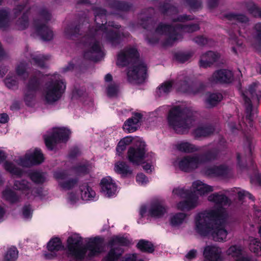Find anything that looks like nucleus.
I'll list each match as a JSON object with an SVG mask.
<instances>
[{
    "mask_svg": "<svg viewBox=\"0 0 261 261\" xmlns=\"http://www.w3.org/2000/svg\"><path fill=\"white\" fill-rule=\"evenodd\" d=\"M188 3L192 9H197L201 6V3L198 0H188Z\"/></svg>",
    "mask_w": 261,
    "mask_h": 261,
    "instance_id": "680f3d73",
    "label": "nucleus"
},
{
    "mask_svg": "<svg viewBox=\"0 0 261 261\" xmlns=\"http://www.w3.org/2000/svg\"><path fill=\"white\" fill-rule=\"evenodd\" d=\"M10 22L8 12L4 10H0V28L6 27Z\"/></svg>",
    "mask_w": 261,
    "mask_h": 261,
    "instance_id": "09e8293b",
    "label": "nucleus"
},
{
    "mask_svg": "<svg viewBox=\"0 0 261 261\" xmlns=\"http://www.w3.org/2000/svg\"><path fill=\"white\" fill-rule=\"evenodd\" d=\"M169 126L177 133H185L195 124L194 114L181 105L174 106L169 111L167 117Z\"/></svg>",
    "mask_w": 261,
    "mask_h": 261,
    "instance_id": "7ed1b4c3",
    "label": "nucleus"
},
{
    "mask_svg": "<svg viewBox=\"0 0 261 261\" xmlns=\"http://www.w3.org/2000/svg\"><path fill=\"white\" fill-rule=\"evenodd\" d=\"M13 189L20 191L27 198H32L38 194V190L34 188L33 185L26 180H16L14 182Z\"/></svg>",
    "mask_w": 261,
    "mask_h": 261,
    "instance_id": "2eb2a0df",
    "label": "nucleus"
},
{
    "mask_svg": "<svg viewBox=\"0 0 261 261\" xmlns=\"http://www.w3.org/2000/svg\"><path fill=\"white\" fill-rule=\"evenodd\" d=\"M38 78H32L29 81V83L27 86V91L25 94V100L29 102L31 99L34 98L35 93L39 85V78L41 77V73L39 72L38 74Z\"/></svg>",
    "mask_w": 261,
    "mask_h": 261,
    "instance_id": "b1692460",
    "label": "nucleus"
},
{
    "mask_svg": "<svg viewBox=\"0 0 261 261\" xmlns=\"http://www.w3.org/2000/svg\"><path fill=\"white\" fill-rule=\"evenodd\" d=\"M238 194L240 199H243L244 197H248L249 199H252V200H254L253 196L248 192L244 190L239 191Z\"/></svg>",
    "mask_w": 261,
    "mask_h": 261,
    "instance_id": "052dcab7",
    "label": "nucleus"
},
{
    "mask_svg": "<svg viewBox=\"0 0 261 261\" xmlns=\"http://www.w3.org/2000/svg\"><path fill=\"white\" fill-rule=\"evenodd\" d=\"M5 169L9 172L12 175L20 176L22 174V170L15 167L13 163L7 161L4 165Z\"/></svg>",
    "mask_w": 261,
    "mask_h": 261,
    "instance_id": "ea45409f",
    "label": "nucleus"
},
{
    "mask_svg": "<svg viewBox=\"0 0 261 261\" xmlns=\"http://www.w3.org/2000/svg\"><path fill=\"white\" fill-rule=\"evenodd\" d=\"M249 249L254 253L258 254L261 252V245L259 241L255 238L250 237L249 238Z\"/></svg>",
    "mask_w": 261,
    "mask_h": 261,
    "instance_id": "79ce46f5",
    "label": "nucleus"
},
{
    "mask_svg": "<svg viewBox=\"0 0 261 261\" xmlns=\"http://www.w3.org/2000/svg\"><path fill=\"white\" fill-rule=\"evenodd\" d=\"M197 251L195 250H190L186 255V258L188 260L192 259L195 257Z\"/></svg>",
    "mask_w": 261,
    "mask_h": 261,
    "instance_id": "0e129e2a",
    "label": "nucleus"
},
{
    "mask_svg": "<svg viewBox=\"0 0 261 261\" xmlns=\"http://www.w3.org/2000/svg\"><path fill=\"white\" fill-rule=\"evenodd\" d=\"M119 28L118 25H114L113 23L108 25H104L103 23L99 27L98 30L97 32H102V35L106 38L113 45H115L119 42L120 37V34L117 32V29Z\"/></svg>",
    "mask_w": 261,
    "mask_h": 261,
    "instance_id": "ddd939ff",
    "label": "nucleus"
},
{
    "mask_svg": "<svg viewBox=\"0 0 261 261\" xmlns=\"http://www.w3.org/2000/svg\"><path fill=\"white\" fill-rule=\"evenodd\" d=\"M67 242L69 254L77 259L83 258L86 254L89 257H92L98 254L103 250L101 243L96 239L90 243L87 249L83 248L81 246L82 238L76 234L69 237Z\"/></svg>",
    "mask_w": 261,
    "mask_h": 261,
    "instance_id": "20e7f679",
    "label": "nucleus"
},
{
    "mask_svg": "<svg viewBox=\"0 0 261 261\" xmlns=\"http://www.w3.org/2000/svg\"><path fill=\"white\" fill-rule=\"evenodd\" d=\"M5 83L7 87L10 89H12L16 86H17L18 84V80L17 77H7L5 81Z\"/></svg>",
    "mask_w": 261,
    "mask_h": 261,
    "instance_id": "864d4df0",
    "label": "nucleus"
},
{
    "mask_svg": "<svg viewBox=\"0 0 261 261\" xmlns=\"http://www.w3.org/2000/svg\"><path fill=\"white\" fill-rule=\"evenodd\" d=\"M80 191L83 200H90L95 196V192L86 184L80 186Z\"/></svg>",
    "mask_w": 261,
    "mask_h": 261,
    "instance_id": "72a5a7b5",
    "label": "nucleus"
},
{
    "mask_svg": "<svg viewBox=\"0 0 261 261\" xmlns=\"http://www.w3.org/2000/svg\"><path fill=\"white\" fill-rule=\"evenodd\" d=\"M219 54L213 51H208L202 55L200 61V66L206 68L216 62L219 58Z\"/></svg>",
    "mask_w": 261,
    "mask_h": 261,
    "instance_id": "bb28decb",
    "label": "nucleus"
},
{
    "mask_svg": "<svg viewBox=\"0 0 261 261\" xmlns=\"http://www.w3.org/2000/svg\"><path fill=\"white\" fill-rule=\"evenodd\" d=\"M214 132V128L212 126H201L195 129L193 132L195 137L200 138L206 137L212 134Z\"/></svg>",
    "mask_w": 261,
    "mask_h": 261,
    "instance_id": "2f4dec72",
    "label": "nucleus"
},
{
    "mask_svg": "<svg viewBox=\"0 0 261 261\" xmlns=\"http://www.w3.org/2000/svg\"><path fill=\"white\" fill-rule=\"evenodd\" d=\"M176 87L179 91L189 94H195L198 91L197 85L190 83L187 80L177 83Z\"/></svg>",
    "mask_w": 261,
    "mask_h": 261,
    "instance_id": "c756f323",
    "label": "nucleus"
},
{
    "mask_svg": "<svg viewBox=\"0 0 261 261\" xmlns=\"http://www.w3.org/2000/svg\"><path fill=\"white\" fill-rule=\"evenodd\" d=\"M103 53L99 44L93 42L90 44L89 50L85 53L84 56L87 59L97 61L102 57Z\"/></svg>",
    "mask_w": 261,
    "mask_h": 261,
    "instance_id": "5701e85b",
    "label": "nucleus"
},
{
    "mask_svg": "<svg viewBox=\"0 0 261 261\" xmlns=\"http://www.w3.org/2000/svg\"><path fill=\"white\" fill-rule=\"evenodd\" d=\"M9 119L8 115L5 113L0 114V122L5 123L8 122Z\"/></svg>",
    "mask_w": 261,
    "mask_h": 261,
    "instance_id": "774afa93",
    "label": "nucleus"
},
{
    "mask_svg": "<svg viewBox=\"0 0 261 261\" xmlns=\"http://www.w3.org/2000/svg\"><path fill=\"white\" fill-rule=\"evenodd\" d=\"M28 64L25 62H20L16 68V72L20 79L24 80L28 77L27 71Z\"/></svg>",
    "mask_w": 261,
    "mask_h": 261,
    "instance_id": "4c0bfd02",
    "label": "nucleus"
},
{
    "mask_svg": "<svg viewBox=\"0 0 261 261\" xmlns=\"http://www.w3.org/2000/svg\"><path fill=\"white\" fill-rule=\"evenodd\" d=\"M87 168L85 166L74 167L69 171H57L55 172L54 176L58 180L60 187L65 190H69L74 187L77 181L70 178L67 173H85Z\"/></svg>",
    "mask_w": 261,
    "mask_h": 261,
    "instance_id": "6e6552de",
    "label": "nucleus"
},
{
    "mask_svg": "<svg viewBox=\"0 0 261 261\" xmlns=\"http://www.w3.org/2000/svg\"><path fill=\"white\" fill-rule=\"evenodd\" d=\"M226 254L232 257L235 261H251L248 258L243 256L241 247L237 245L230 246L227 250Z\"/></svg>",
    "mask_w": 261,
    "mask_h": 261,
    "instance_id": "cd10ccee",
    "label": "nucleus"
},
{
    "mask_svg": "<svg viewBox=\"0 0 261 261\" xmlns=\"http://www.w3.org/2000/svg\"><path fill=\"white\" fill-rule=\"evenodd\" d=\"M176 148L179 151L187 152H192L198 150L197 147L188 142H181L177 143Z\"/></svg>",
    "mask_w": 261,
    "mask_h": 261,
    "instance_id": "58836bf2",
    "label": "nucleus"
},
{
    "mask_svg": "<svg viewBox=\"0 0 261 261\" xmlns=\"http://www.w3.org/2000/svg\"><path fill=\"white\" fill-rule=\"evenodd\" d=\"M191 56L190 54H180L177 56V58L180 62L184 63L190 59Z\"/></svg>",
    "mask_w": 261,
    "mask_h": 261,
    "instance_id": "e2e57ef3",
    "label": "nucleus"
},
{
    "mask_svg": "<svg viewBox=\"0 0 261 261\" xmlns=\"http://www.w3.org/2000/svg\"><path fill=\"white\" fill-rule=\"evenodd\" d=\"M100 186L102 192L107 197L113 196L117 191V186L110 176L103 178Z\"/></svg>",
    "mask_w": 261,
    "mask_h": 261,
    "instance_id": "aec40b11",
    "label": "nucleus"
},
{
    "mask_svg": "<svg viewBox=\"0 0 261 261\" xmlns=\"http://www.w3.org/2000/svg\"><path fill=\"white\" fill-rule=\"evenodd\" d=\"M168 15L171 16L172 20L171 25L160 24L155 29L153 37L154 39H149L151 43H154L164 35L167 36V40L165 45H172L175 41L181 39V36L184 33H192L199 30L197 24H185L184 23L192 18L190 16H176V9L172 6L169 7L166 12Z\"/></svg>",
    "mask_w": 261,
    "mask_h": 261,
    "instance_id": "f03ea898",
    "label": "nucleus"
},
{
    "mask_svg": "<svg viewBox=\"0 0 261 261\" xmlns=\"http://www.w3.org/2000/svg\"><path fill=\"white\" fill-rule=\"evenodd\" d=\"M118 92V87L116 84L108 85L107 88V94L110 97L115 96Z\"/></svg>",
    "mask_w": 261,
    "mask_h": 261,
    "instance_id": "603ef678",
    "label": "nucleus"
},
{
    "mask_svg": "<svg viewBox=\"0 0 261 261\" xmlns=\"http://www.w3.org/2000/svg\"><path fill=\"white\" fill-rule=\"evenodd\" d=\"M232 77V73L231 71L223 69L215 72L210 79L212 83L218 82H228Z\"/></svg>",
    "mask_w": 261,
    "mask_h": 261,
    "instance_id": "412c9836",
    "label": "nucleus"
},
{
    "mask_svg": "<svg viewBox=\"0 0 261 261\" xmlns=\"http://www.w3.org/2000/svg\"><path fill=\"white\" fill-rule=\"evenodd\" d=\"M172 196L185 198L184 200L180 201L176 204L177 210L182 211H189L195 208L199 204L198 197L189 190L184 188L177 187L173 189Z\"/></svg>",
    "mask_w": 261,
    "mask_h": 261,
    "instance_id": "0eeeda50",
    "label": "nucleus"
},
{
    "mask_svg": "<svg viewBox=\"0 0 261 261\" xmlns=\"http://www.w3.org/2000/svg\"><path fill=\"white\" fill-rule=\"evenodd\" d=\"M137 147L130 148L127 152V156L129 161L134 164L139 165L143 163L146 158L145 154V146L144 142H140Z\"/></svg>",
    "mask_w": 261,
    "mask_h": 261,
    "instance_id": "4468645a",
    "label": "nucleus"
},
{
    "mask_svg": "<svg viewBox=\"0 0 261 261\" xmlns=\"http://www.w3.org/2000/svg\"><path fill=\"white\" fill-rule=\"evenodd\" d=\"M194 41L200 45H204L206 44L210 45L211 41L203 36H198L194 39Z\"/></svg>",
    "mask_w": 261,
    "mask_h": 261,
    "instance_id": "6e6d98bb",
    "label": "nucleus"
},
{
    "mask_svg": "<svg viewBox=\"0 0 261 261\" xmlns=\"http://www.w3.org/2000/svg\"><path fill=\"white\" fill-rule=\"evenodd\" d=\"M114 171L123 177L129 176L132 173L129 166L123 162H117L114 166Z\"/></svg>",
    "mask_w": 261,
    "mask_h": 261,
    "instance_id": "473e14b6",
    "label": "nucleus"
},
{
    "mask_svg": "<svg viewBox=\"0 0 261 261\" xmlns=\"http://www.w3.org/2000/svg\"><path fill=\"white\" fill-rule=\"evenodd\" d=\"M142 115L139 113H135L132 118L128 119L123 125V129L127 133L136 131L140 126Z\"/></svg>",
    "mask_w": 261,
    "mask_h": 261,
    "instance_id": "4be33fe9",
    "label": "nucleus"
},
{
    "mask_svg": "<svg viewBox=\"0 0 261 261\" xmlns=\"http://www.w3.org/2000/svg\"><path fill=\"white\" fill-rule=\"evenodd\" d=\"M126 147V145H125L124 143H122L120 144V141L118 143V144L117 145L116 150L117 152L119 153V154H120L122 151L125 149Z\"/></svg>",
    "mask_w": 261,
    "mask_h": 261,
    "instance_id": "69168bd1",
    "label": "nucleus"
},
{
    "mask_svg": "<svg viewBox=\"0 0 261 261\" xmlns=\"http://www.w3.org/2000/svg\"><path fill=\"white\" fill-rule=\"evenodd\" d=\"M22 215L25 219H30L32 217V210L30 206H25L23 208Z\"/></svg>",
    "mask_w": 261,
    "mask_h": 261,
    "instance_id": "13d9d810",
    "label": "nucleus"
},
{
    "mask_svg": "<svg viewBox=\"0 0 261 261\" xmlns=\"http://www.w3.org/2000/svg\"><path fill=\"white\" fill-rule=\"evenodd\" d=\"M31 179L35 182L42 183L45 180L44 176L41 173L34 172L30 175Z\"/></svg>",
    "mask_w": 261,
    "mask_h": 261,
    "instance_id": "3c124183",
    "label": "nucleus"
},
{
    "mask_svg": "<svg viewBox=\"0 0 261 261\" xmlns=\"http://www.w3.org/2000/svg\"><path fill=\"white\" fill-rule=\"evenodd\" d=\"M172 83L166 82L163 83L157 89L156 94L159 96H163L167 94L172 89Z\"/></svg>",
    "mask_w": 261,
    "mask_h": 261,
    "instance_id": "a19ab883",
    "label": "nucleus"
},
{
    "mask_svg": "<svg viewBox=\"0 0 261 261\" xmlns=\"http://www.w3.org/2000/svg\"><path fill=\"white\" fill-rule=\"evenodd\" d=\"M187 215L184 213H177L170 217V223L173 226H178L186 222Z\"/></svg>",
    "mask_w": 261,
    "mask_h": 261,
    "instance_id": "f704fd0d",
    "label": "nucleus"
},
{
    "mask_svg": "<svg viewBox=\"0 0 261 261\" xmlns=\"http://www.w3.org/2000/svg\"><path fill=\"white\" fill-rule=\"evenodd\" d=\"M137 247L142 251L152 252L154 250L152 244L145 240H140L137 244Z\"/></svg>",
    "mask_w": 261,
    "mask_h": 261,
    "instance_id": "a18cd8bd",
    "label": "nucleus"
},
{
    "mask_svg": "<svg viewBox=\"0 0 261 261\" xmlns=\"http://www.w3.org/2000/svg\"><path fill=\"white\" fill-rule=\"evenodd\" d=\"M222 99V95L220 93L209 94L206 99V106L208 108L216 106Z\"/></svg>",
    "mask_w": 261,
    "mask_h": 261,
    "instance_id": "e433bc0d",
    "label": "nucleus"
},
{
    "mask_svg": "<svg viewBox=\"0 0 261 261\" xmlns=\"http://www.w3.org/2000/svg\"><path fill=\"white\" fill-rule=\"evenodd\" d=\"M204 261H223L222 250L215 245H208L203 251Z\"/></svg>",
    "mask_w": 261,
    "mask_h": 261,
    "instance_id": "a211bd4d",
    "label": "nucleus"
},
{
    "mask_svg": "<svg viewBox=\"0 0 261 261\" xmlns=\"http://www.w3.org/2000/svg\"><path fill=\"white\" fill-rule=\"evenodd\" d=\"M36 34L44 40H50L53 38V31L46 25L36 24L35 26Z\"/></svg>",
    "mask_w": 261,
    "mask_h": 261,
    "instance_id": "c85d7f7f",
    "label": "nucleus"
},
{
    "mask_svg": "<svg viewBox=\"0 0 261 261\" xmlns=\"http://www.w3.org/2000/svg\"><path fill=\"white\" fill-rule=\"evenodd\" d=\"M133 141V139L131 137H126L123 138L120 140V144L124 143L125 145H128Z\"/></svg>",
    "mask_w": 261,
    "mask_h": 261,
    "instance_id": "338daca9",
    "label": "nucleus"
},
{
    "mask_svg": "<svg viewBox=\"0 0 261 261\" xmlns=\"http://www.w3.org/2000/svg\"><path fill=\"white\" fill-rule=\"evenodd\" d=\"M217 156V151L211 150L205 155L187 156L177 159L173 162V165L182 171H190L200 167L207 161L214 160Z\"/></svg>",
    "mask_w": 261,
    "mask_h": 261,
    "instance_id": "423d86ee",
    "label": "nucleus"
},
{
    "mask_svg": "<svg viewBox=\"0 0 261 261\" xmlns=\"http://www.w3.org/2000/svg\"><path fill=\"white\" fill-rule=\"evenodd\" d=\"M136 181L139 184L144 185L148 182V180L144 174L140 173L136 176Z\"/></svg>",
    "mask_w": 261,
    "mask_h": 261,
    "instance_id": "bf43d9fd",
    "label": "nucleus"
},
{
    "mask_svg": "<svg viewBox=\"0 0 261 261\" xmlns=\"http://www.w3.org/2000/svg\"><path fill=\"white\" fill-rule=\"evenodd\" d=\"M23 12L22 16L16 22L17 29L23 30L26 29L29 25L28 12H24V8L22 6H18L15 9L14 13L17 16L19 13Z\"/></svg>",
    "mask_w": 261,
    "mask_h": 261,
    "instance_id": "393cba45",
    "label": "nucleus"
},
{
    "mask_svg": "<svg viewBox=\"0 0 261 261\" xmlns=\"http://www.w3.org/2000/svg\"><path fill=\"white\" fill-rule=\"evenodd\" d=\"M44 160L43 154L39 149L29 150L24 158H20L15 162L18 165L23 167H28L32 165L39 164Z\"/></svg>",
    "mask_w": 261,
    "mask_h": 261,
    "instance_id": "9b49d317",
    "label": "nucleus"
},
{
    "mask_svg": "<svg viewBox=\"0 0 261 261\" xmlns=\"http://www.w3.org/2000/svg\"><path fill=\"white\" fill-rule=\"evenodd\" d=\"M131 241L126 237L115 236L110 241L111 249L106 258V261L117 260L123 252L121 246H128Z\"/></svg>",
    "mask_w": 261,
    "mask_h": 261,
    "instance_id": "1a4fd4ad",
    "label": "nucleus"
},
{
    "mask_svg": "<svg viewBox=\"0 0 261 261\" xmlns=\"http://www.w3.org/2000/svg\"><path fill=\"white\" fill-rule=\"evenodd\" d=\"M70 133L69 129L64 127L54 128L50 135L44 136L46 147L52 150L57 143L67 141Z\"/></svg>",
    "mask_w": 261,
    "mask_h": 261,
    "instance_id": "9d476101",
    "label": "nucleus"
},
{
    "mask_svg": "<svg viewBox=\"0 0 261 261\" xmlns=\"http://www.w3.org/2000/svg\"><path fill=\"white\" fill-rule=\"evenodd\" d=\"M191 190L195 193H197L200 196H203L212 192L214 189L213 187L200 180H197L193 182L191 186Z\"/></svg>",
    "mask_w": 261,
    "mask_h": 261,
    "instance_id": "a878e982",
    "label": "nucleus"
},
{
    "mask_svg": "<svg viewBox=\"0 0 261 261\" xmlns=\"http://www.w3.org/2000/svg\"><path fill=\"white\" fill-rule=\"evenodd\" d=\"M138 52L135 47L125 48L118 54L117 64L120 66H125L129 62L138 58Z\"/></svg>",
    "mask_w": 261,
    "mask_h": 261,
    "instance_id": "dca6fc26",
    "label": "nucleus"
},
{
    "mask_svg": "<svg viewBox=\"0 0 261 261\" xmlns=\"http://www.w3.org/2000/svg\"><path fill=\"white\" fill-rule=\"evenodd\" d=\"M18 252L16 248L12 247L6 252L4 261H15L18 257Z\"/></svg>",
    "mask_w": 261,
    "mask_h": 261,
    "instance_id": "37998d69",
    "label": "nucleus"
},
{
    "mask_svg": "<svg viewBox=\"0 0 261 261\" xmlns=\"http://www.w3.org/2000/svg\"><path fill=\"white\" fill-rule=\"evenodd\" d=\"M66 89V84L58 74L53 75L46 83L43 92L44 100L52 103L60 99Z\"/></svg>",
    "mask_w": 261,
    "mask_h": 261,
    "instance_id": "39448f33",
    "label": "nucleus"
},
{
    "mask_svg": "<svg viewBox=\"0 0 261 261\" xmlns=\"http://www.w3.org/2000/svg\"><path fill=\"white\" fill-rule=\"evenodd\" d=\"M128 80L130 82L140 84L146 77V67L143 63H137L130 67L127 72Z\"/></svg>",
    "mask_w": 261,
    "mask_h": 261,
    "instance_id": "f8f14e48",
    "label": "nucleus"
},
{
    "mask_svg": "<svg viewBox=\"0 0 261 261\" xmlns=\"http://www.w3.org/2000/svg\"><path fill=\"white\" fill-rule=\"evenodd\" d=\"M3 197L11 202H14L19 199L15 193L10 189H6L3 193Z\"/></svg>",
    "mask_w": 261,
    "mask_h": 261,
    "instance_id": "c03bdc74",
    "label": "nucleus"
},
{
    "mask_svg": "<svg viewBox=\"0 0 261 261\" xmlns=\"http://www.w3.org/2000/svg\"><path fill=\"white\" fill-rule=\"evenodd\" d=\"M226 17L229 20H236L242 23H246L248 21L246 16L233 13L228 14Z\"/></svg>",
    "mask_w": 261,
    "mask_h": 261,
    "instance_id": "de8ad7c7",
    "label": "nucleus"
},
{
    "mask_svg": "<svg viewBox=\"0 0 261 261\" xmlns=\"http://www.w3.org/2000/svg\"><path fill=\"white\" fill-rule=\"evenodd\" d=\"M255 29L258 32L257 35L255 38V47L257 45L261 46V23H257L255 25Z\"/></svg>",
    "mask_w": 261,
    "mask_h": 261,
    "instance_id": "5fc2aeb1",
    "label": "nucleus"
},
{
    "mask_svg": "<svg viewBox=\"0 0 261 261\" xmlns=\"http://www.w3.org/2000/svg\"><path fill=\"white\" fill-rule=\"evenodd\" d=\"M231 44H236V46L232 47L231 50L235 55L238 54V48L241 46L242 43L238 41L236 38H231L230 39Z\"/></svg>",
    "mask_w": 261,
    "mask_h": 261,
    "instance_id": "4d7b16f0",
    "label": "nucleus"
},
{
    "mask_svg": "<svg viewBox=\"0 0 261 261\" xmlns=\"http://www.w3.org/2000/svg\"><path fill=\"white\" fill-rule=\"evenodd\" d=\"M48 57H45L42 55L34 56L32 57V63L40 67L45 66V61L48 60Z\"/></svg>",
    "mask_w": 261,
    "mask_h": 261,
    "instance_id": "49530a36",
    "label": "nucleus"
},
{
    "mask_svg": "<svg viewBox=\"0 0 261 261\" xmlns=\"http://www.w3.org/2000/svg\"><path fill=\"white\" fill-rule=\"evenodd\" d=\"M167 209L163 201L155 200L151 203L148 213L151 217L160 218L167 213Z\"/></svg>",
    "mask_w": 261,
    "mask_h": 261,
    "instance_id": "6ab92c4d",
    "label": "nucleus"
},
{
    "mask_svg": "<svg viewBox=\"0 0 261 261\" xmlns=\"http://www.w3.org/2000/svg\"><path fill=\"white\" fill-rule=\"evenodd\" d=\"M247 9L248 11L255 17H261V9L254 4L249 3L247 6Z\"/></svg>",
    "mask_w": 261,
    "mask_h": 261,
    "instance_id": "8fccbe9b",
    "label": "nucleus"
},
{
    "mask_svg": "<svg viewBox=\"0 0 261 261\" xmlns=\"http://www.w3.org/2000/svg\"><path fill=\"white\" fill-rule=\"evenodd\" d=\"M260 86L257 83H252L249 86L245 93L243 94V98L246 106V110L248 112H250L252 109V104L250 97L251 98H255L257 101L259 100L260 95L258 93V91Z\"/></svg>",
    "mask_w": 261,
    "mask_h": 261,
    "instance_id": "f3484780",
    "label": "nucleus"
},
{
    "mask_svg": "<svg viewBox=\"0 0 261 261\" xmlns=\"http://www.w3.org/2000/svg\"><path fill=\"white\" fill-rule=\"evenodd\" d=\"M208 200L218 205L217 212L208 210L198 214L195 217V229L201 235L211 232L215 240L224 241L227 236L224 225L216 224L212 228V221L216 219H221L226 216V211L222 206L228 203V198L222 194L215 193L210 195Z\"/></svg>",
    "mask_w": 261,
    "mask_h": 261,
    "instance_id": "f257e3e1",
    "label": "nucleus"
},
{
    "mask_svg": "<svg viewBox=\"0 0 261 261\" xmlns=\"http://www.w3.org/2000/svg\"><path fill=\"white\" fill-rule=\"evenodd\" d=\"M229 169L225 166H214L205 170V173L211 176H224L229 172Z\"/></svg>",
    "mask_w": 261,
    "mask_h": 261,
    "instance_id": "7c9ffc66",
    "label": "nucleus"
},
{
    "mask_svg": "<svg viewBox=\"0 0 261 261\" xmlns=\"http://www.w3.org/2000/svg\"><path fill=\"white\" fill-rule=\"evenodd\" d=\"M47 248L49 251L54 253L56 251L64 249V246L62 244L60 240L56 238L51 239L48 242Z\"/></svg>",
    "mask_w": 261,
    "mask_h": 261,
    "instance_id": "c9c22d12",
    "label": "nucleus"
}]
</instances>
